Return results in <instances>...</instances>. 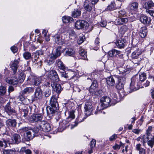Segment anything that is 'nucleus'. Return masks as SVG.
<instances>
[{"label": "nucleus", "mask_w": 154, "mask_h": 154, "mask_svg": "<svg viewBox=\"0 0 154 154\" xmlns=\"http://www.w3.org/2000/svg\"><path fill=\"white\" fill-rule=\"evenodd\" d=\"M20 130L25 132L24 137L27 141L31 140L35 136H37L39 131V129L38 127H35L33 129H29L28 128L25 127L21 128Z\"/></svg>", "instance_id": "obj_1"}, {"label": "nucleus", "mask_w": 154, "mask_h": 154, "mask_svg": "<svg viewBox=\"0 0 154 154\" xmlns=\"http://www.w3.org/2000/svg\"><path fill=\"white\" fill-rule=\"evenodd\" d=\"M61 48L60 46L57 47L55 52L52 53L48 56L45 61V63L49 66L53 64L54 62V60L61 55Z\"/></svg>", "instance_id": "obj_2"}, {"label": "nucleus", "mask_w": 154, "mask_h": 154, "mask_svg": "<svg viewBox=\"0 0 154 154\" xmlns=\"http://www.w3.org/2000/svg\"><path fill=\"white\" fill-rule=\"evenodd\" d=\"M41 88L42 89V92L44 96L46 97H49L51 93L50 82H45L44 83L43 85H41Z\"/></svg>", "instance_id": "obj_3"}, {"label": "nucleus", "mask_w": 154, "mask_h": 154, "mask_svg": "<svg viewBox=\"0 0 154 154\" xmlns=\"http://www.w3.org/2000/svg\"><path fill=\"white\" fill-rule=\"evenodd\" d=\"M111 99L109 97L106 96L103 97H101L100 100V106L101 107V108L99 109V107L98 106L97 110L100 111V110L104 109L109 106L111 101Z\"/></svg>", "instance_id": "obj_4"}, {"label": "nucleus", "mask_w": 154, "mask_h": 154, "mask_svg": "<svg viewBox=\"0 0 154 154\" xmlns=\"http://www.w3.org/2000/svg\"><path fill=\"white\" fill-rule=\"evenodd\" d=\"M4 109L5 111L7 113L8 115L11 117V118H12L14 116V115L17 114V111L14 108H12L10 104V103H8L5 106Z\"/></svg>", "instance_id": "obj_5"}, {"label": "nucleus", "mask_w": 154, "mask_h": 154, "mask_svg": "<svg viewBox=\"0 0 154 154\" xmlns=\"http://www.w3.org/2000/svg\"><path fill=\"white\" fill-rule=\"evenodd\" d=\"M43 116L41 114H33L29 118V121L32 122H41L43 119Z\"/></svg>", "instance_id": "obj_6"}, {"label": "nucleus", "mask_w": 154, "mask_h": 154, "mask_svg": "<svg viewBox=\"0 0 154 154\" xmlns=\"http://www.w3.org/2000/svg\"><path fill=\"white\" fill-rule=\"evenodd\" d=\"M48 77L52 81L51 83H56L59 80L58 75L55 70H52L50 71Z\"/></svg>", "instance_id": "obj_7"}, {"label": "nucleus", "mask_w": 154, "mask_h": 154, "mask_svg": "<svg viewBox=\"0 0 154 154\" xmlns=\"http://www.w3.org/2000/svg\"><path fill=\"white\" fill-rule=\"evenodd\" d=\"M84 108L85 110V114L87 116H89L91 114L93 110V106L91 102H87L85 103Z\"/></svg>", "instance_id": "obj_8"}, {"label": "nucleus", "mask_w": 154, "mask_h": 154, "mask_svg": "<svg viewBox=\"0 0 154 154\" xmlns=\"http://www.w3.org/2000/svg\"><path fill=\"white\" fill-rule=\"evenodd\" d=\"M129 73V71L126 69H125L123 72H122L120 73L121 75L118 78V82L125 84L126 81V77L127 75Z\"/></svg>", "instance_id": "obj_9"}, {"label": "nucleus", "mask_w": 154, "mask_h": 154, "mask_svg": "<svg viewBox=\"0 0 154 154\" xmlns=\"http://www.w3.org/2000/svg\"><path fill=\"white\" fill-rule=\"evenodd\" d=\"M87 23L84 20H79L77 21L75 23V28L78 29H82L85 26H87Z\"/></svg>", "instance_id": "obj_10"}, {"label": "nucleus", "mask_w": 154, "mask_h": 154, "mask_svg": "<svg viewBox=\"0 0 154 154\" xmlns=\"http://www.w3.org/2000/svg\"><path fill=\"white\" fill-rule=\"evenodd\" d=\"M39 127L42 130L45 132H49L51 130V127L50 124L45 121H42L40 125H39Z\"/></svg>", "instance_id": "obj_11"}, {"label": "nucleus", "mask_w": 154, "mask_h": 154, "mask_svg": "<svg viewBox=\"0 0 154 154\" xmlns=\"http://www.w3.org/2000/svg\"><path fill=\"white\" fill-rule=\"evenodd\" d=\"M20 61V60L19 58L17 60H15L14 61H11V67L14 74H15L17 71Z\"/></svg>", "instance_id": "obj_12"}, {"label": "nucleus", "mask_w": 154, "mask_h": 154, "mask_svg": "<svg viewBox=\"0 0 154 154\" xmlns=\"http://www.w3.org/2000/svg\"><path fill=\"white\" fill-rule=\"evenodd\" d=\"M109 56L111 57H117L118 56L119 57L122 58L123 56V54H122L121 51L117 50L115 49H113L109 51Z\"/></svg>", "instance_id": "obj_13"}, {"label": "nucleus", "mask_w": 154, "mask_h": 154, "mask_svg": "<svg viewBox=\"0 0 154 154\" xmlns=\"http://www.w3.org/2000/svg\"><path fill=\"white\" fill-rule=\"evenodd\" d=\"M115 43L117 47L120 49L124 48L126 45V41L125 39L118 40Z\"/></svg>", "instance_id": "obj_14"}, {"label": "nucleus", "mask_w": 154, "mask_h": 154, "mask_svg": "<svg viewBox=\"0 0 154 154\" xmlns=\"http://www.w3.org/2000/svg\"><path fill=\"white\" fill-rule=\"evenodd\" d=\"M54 40L55 42L59 45H62L64 43L63 39H62L61 35L60 34H56L54 36Z\"/></svg>", "instance_id": "obj_15"}, {"label": "nucleus", "mask_w": 154, "mask_h": 154, "mask_svg": "<svg viewBox=\"0 0 154 154\" xmlns=\"http://www.w3.org/2000/svg\"><path fill=\"white\" fill-rule=\"evenodd\" d=\"M138 79L136 77H134L131 79V82L130 85V88L132 91H135L137 90L136 88L135 85H138Z\"/></svg>", "instance_id": "obj_16"}, {"label": "nucleus", "mask_w": 154, "mask_h": 154, "mask_svg": "<svg viewBox=\"0 0 154 154\" xmlns=\"http://www.w3.org/2000/svg\"><path fill=\"white\" fill-rule=\"evenodd\" d=\"M43 78L42 77H33L31 80L32 85L36 86H38L41 83Z\"/></svg>", "instance_id": "obj_17"}, {"label": "nucleus", "mask_w": 154, "mask_h": 154, "mask_svg": "<svg viewBox=\"0 0 154 154\" xmlns=\"http://www.w3.org/2000/svg\"><path fill=\"white\" fill-rule=\"evenodd\" d=\"M50 86L52 87L54 91L58 93H60L62 90L61 87L60 85L56 83H53L50 84Z\"/></svg>", "instance_id": "obj_18"}, {"label": "nucleus", "mask_w": 154, "mask_h": 154, "mask_svg": "<svg viewBox=\"0 0 154 154\" xmlns=\"http://www.w3.org/2000/svg\"><path fill=\"white\" fill-rule=\"evenodd\" d=\"M50 104L51 107L53 108L59 109L58 103L54 96H53L50 100Z\"/></svg>", "instance_id": "obj_19"}, {"label": "nucleus", "mask_w": 154, "mask_h": 154, "mask_svg": "<svg viewBox=\"0 0 154 154\" xmlns=\"http://www.w3.org/2000/svg\"><path fill=\"white\" fill-rule=\"evenodd\" d=\"M11 117H7V118L9 119L7 120L6 121V124L8 127L12 128L15 127L17 125V122L16 120L14 119H10Z\"/></svg>", "instance_id": "obj_20"}, {"label": "nucleus", "mask_w": 154, "mask_h": 154, "mask_svg": "<svg viewBox=\"0 0 154 154\" xmlns=\"http://www.w3.org/2000/svg\"><path fill=\"white\" fill-rule=\"evenodd\" d=\"M140 21L144 24H148L151 21L150 17L145 15H143L140 18Z\"/></svg>", "instance_id": "obj_21"}, {"label": "nucleus", "mask_w": 154, "mask_h": 154, "mask_svg": "<svg viewBox=\"0 0 154 154\" xmlns=\"http://www.w3.org/2000/svg\"><path fill=\"white\" fill-rule=\"evenodd\" d=\"M11 140L13 143L18 144L21 141L20 135L17 134H13L11 137Z\"/></svg>", "instance_id": "obj_22"}, {"label": "nucleus", "mask_w": 154, "mask_h": 154, "mask_svg": "<svg viewBox=\"0 0 154 154\" xmlns=\"http://www.w3.org/2000/svg\"><path fill=\"white\" fill-rule=\"evenodd\" d=\"M42 89L41 86L36 88L35 92V97L38 99L42 98Z\"/></svg>", "instance_id": "obj_23"}, {"label": "nucleus", "mask_w": 154, "mask_h": 154, "mask_svg": "<svg viewBox=\"0 0 154 154\" xmlns=\"http://www.w3.org/2000/svg\"><path fill=\"white\" fill-rule=\"evenodd\" d=\"M142 52L138 48H136V50L132 54V57L134 59L139 58Z\"/></svg>", "instance_id": "obj_24"}, {"label": "nucleus", "mask_w": 154, "mask_h": 154, "mask_svg": "<svg viewBox=\"0 0 154 154\" xmlns=\"http://www.w3.org/2000/svg\"><path fill=\"white\" fill-rule=\"evenodd\" d=\"M81 10L79 7L75 9L72 12V15L74 18H77L80 16Z\"/></svg>", "instance_id": "obj_25"}, {"label": "nucleus", "mask_w": 154, "mask_h": 154, "mask_svg": "<svg viewBox=\"0 0 154 154\" xmlns=\"http://www.w3.org/2000/svg\"><path fill=\"white\" fill-rule=\"evenodd\" d=\"M6 80L8 83L14 85H17L18 82V79L15 77L7 78Z\"/></svg>", "instance_id": "obj_26"}, {"label": "nucleus", "mask_w": 154, "mask_h": 154, "mask_svg": "<svg viewBox=\"0 0 154 154\" xmlns=\"http://www.w3.org/2000/svg\"><path fill=\"white\" fill-rule=\"evenodd\" d=\"M69 122L67 121L64 120L60 123V128L62 130H63L67 128L69 126Z\"/></svg>", "instance_id": "obj_27"}, {"label": "nucleus", "mask_w": 154, "mask_h": 154, "mask_svg": "<svg viewBox=\"0 0 154 154\" xmlns=\"http://www.w3.org/2000/svg\"><path fill=\"white\" fill-rule=\"evenodd\" d=\"M100 25L101 26L104 27L106 26L107 27L106 28L110 30H112L114 29V26L112 23H108L107 25V23L105 21H101L100 22Z\"/></svg>", "instance_id": "obj_28"}, {"label": "nucleus", "mask_w": 154, "mask_h": 154, "mask_svg": "<svg viewBox=\"0 0 154 154\" xmlns=\"http://www.w3.org/2000/svg\"><path fill=\"white\" fill-rule=\"evenodd\" d=\"M107 84L110 86H112L115 84V80L112 76H110L106 79Z\"/></svg>", "instance_id": "obj_29"}, {"label": "nucleus", "mask_w": 154, "mask_h": 154, "mask_svg": "<svg viewBox=\"0 0 154 154\" xmlns=\"http://www.w3.org/2000/svg\"><path fill=\"white\" fill-rule=\"evenodd\" d=\"M138 3L137 2H134L130 3L128 6V8L131 11L137 10L138 7Z\"/></svg>", "instance_id": "obj_30"}, {"label": "nucleus", "mask_w": 154, "mask_h": 154, "mask_svg": "<svg viewBox=\"0 0 154 154\" xmlns=\"http://www.w3.org/2000/svg\"><path fill=\"white\" fill-rule=\"evenodd\" d=\"M140 143L137 144L136 145V149L139 151V154H146V150L141 147Z\"/></svg>", "instance_id": "obj_31"}, {"label": "nucleus", "mask_w": 154, "mask_h": 154, "mask_svg": "<svg viewBox=\"0 0 154 154\" xmlns=\"http://www.w3.org/2000/svg\"><path fill=\"white\" fill-rule=\"evenodd\" d=\"M56 63L59 69L63 71L65 69V66L60 59L56 60Z\"/></svg>", "instance_id": "obj_32"}, {"label": "nucleus", "mask_w": 154, "mask_h": 154, "mask_svg": "<svg viewBox=\"0 0 154 154\" xmlns=\"http://www.w3.org/2000/svg\"><path fill=\"white\" fill-rule=\"evenodd\" d=\"M75 51L71 48H68L66 49L65 55V56H73L74 54Z\"/></svg>", "instance_id": "obj_33"}, {"label": "nucleus", "mask_w": 154, "mask_h": 154, "mask_svg": "<svg viewBox=\"0 0 154 154\" xmlns=\"http://www.w3.org/2000/svg\"><path fill=\"white\" fill-rule=\"evenodd\" d=\"M59 109L52 107L49 106L47 109V112L48 115H53L55 112Z\"/></svg>", "instance_id": "obj_34"}, {"label": "nucleus", "mask_w": 154, "mask_h": 154, "mask_svg": "<svg viewBox=\"0 0 154 154\" xmlns=\"http://www.w3.org/2000/svg\"><path fill=\"white\" fill-rule=\"evenodd\" d=\"M147 30L146 28L145 27H143L140 28L139 34L140 37L142 38L145 37L147 35Z\"/></svg>", "instance_id": "obj_35"}, {"label": "nucleus", "mask_w": 154, "mask_h": 154, "mask_svg": "<svg viewBox=\"0 0 154 154\" xmlns=\"http://www.w3.org/2000/svg\"><path fill=\"white\" fill-rule=\"evenodd\" d=\"M84 120V119H82V117L80 116H79L77 118H76L75 120V121L73 123L72 125V127H71V128L72 129L73 128L75 127L78 124Z\"/></svg>", "instance_id": "obj_36"}, {"label": "nucleus", "mask_w": 154, "mask_h": 154, "mask_svg": "<svg viewBox=\"0 0 154 154\" xmlns=\"http://www.w3.org/2000/svg\"><path fill=\"white\" fill-rule=\"evenodd\" d=\"M116 8V4L114 2H111L110 4L108 5L105 9L106 11H112Z\"/></svg>", "instance_id": "obj_37"}, {"label": "nucleus", "mask_w": 154, "mask_h": 154, "mask_svg": "<svg viewBox=\"0 0 154 154\" xmlns=\"http://www.w3.org/2000/svg\"><path fill=\"white\" fill-rule=\"evenodd\" d=\"M84 7L87 11L90 12L91 11L92 8L89 5V2L88 0L85 1L84 3Z\"/></svg>", "instance_id": "obj_38"}, {"label": "nucleus", "mask_w": 154, "mask_h": 154, "mask_svg": "<svg viewBox=\"0 0 154 154\" xmlns=\"http://www.w3.org/2000/svg\"><path fill=\"white\" fill-rule=\"evenodd\" d=\"M34 88L32 87H27L24 88L22 91V94H25L33 92Z\"/></svg>", "instance_id": "obj_39"}, {"label": "nucleus", "mask_w": 154, "mask_h": 154, "mask_svg": "<svg viewBox=\"0 0 154 154\" xmlns=\"http://www.w3.org/2000/svg\"><path fill=\"white\" fill-rule=\"evenodd\" d=\"M11 143L8 140L3 139L2 141L0 140V146L5 148L8 146V144L10 145Z\"/></svg>", "instance_id": "obj_40"}, {"label": "nucleus", "mask_w": 154, "mask_h": 154, "mask_svg": "<svg viewBox=\"0 0 154 154\" xmlns=\"http://www.w3.org/2000/svg\"><path fill=\"white\" fill-rule=\"evenodd\" d=\"M73 18L71 17L64 16L62 17V20L63 23H67L73 21Z\"/></svg>", "instance_id": "obj_41"}, {"label": "nucleus", "mask_w": 154, "mask_h": 154, "mask_svg": "<svg viewBox=\"0 0 154 154\" xmlns=\"http://www.w3.org/2000/svg\"><path fill=\"white\" fill-rule=\"evenodd\" d=\"M147 144L151 148L153 147L154 145V135L151 136V138H149L147 141Z\"/></svg>", "instance_id": "obj_42"}, {"label": "nucleus", "mask_w": 154, "mask_h": 154, "mask_svg": "<svg viewBox=\"0 0 154 154\" xmlns=\"http://www.w3.org/2000/svg\"><path fill=\"white\" fill-rule=\"evenodd\" d=\"M97 82L96 81H94L91 84V86L90 87L89 91L90 92H93V90H94L97 87Z\"/></svg>", "instance_id": "obj_43"}, {"label": "nucleus", "mask_w": 154, "mask_h": 154, "mask_svg": "<svg viewBox=\"0 0 154 154\" xmlns=\"http://www.w3.org/2000/svg\"><path fill=\"white\" fill-rule=\"evenodd\" d=\"M16 150L14 149H4L3 150V154H14Z\"/></svg>", "instance_id": "obj_44"}, {"label": "nucleus", "mask_w": 154, "mask_h": 154, "mask_svg": "<svg viewBox=\"0 0 154 154\" xmlns=\"http://www.w3.org/2000/svg\"><path fill=\"white\" fill-rule=\"evenodd\" d=\"M25 75L23 72H21L18 77V81L20 83H22L24 81L25 78Z\"/></svg>", "instance_id": "obj_45"}, {"label": "nucleus", "mask_w": 154, "mask_h": 154, "mask_svg": "<svg viewBox=\"0 0 154 154\" xmlns=\"http://www.w3.org/2000/svg\"><path fill=\"white\" fill-rule=\"evenodd\" d=\"M149 140L148 137H147L145 135H143L141 138V140L143 146H145L146 143Z\"/></svg>", "instance_id": "obj_46"}, {"label": "nucleus", "mask_w": 154, "mask_h": 154, "mask_svg": "<svg viewBox=\"0 0 154 154\" xmlns=\"http://www.w3.org/2000/svg\"><path fill=\"white\" fill-rule=\"evenodd\" d=\"M60 75L61 77L64 78L66 79H70V77H69L68 73H66L64 71L60 72Z\"/></svg>", "instance_id": "obj_47"}, {"label": "nucleus", "mask_w": 154, "mask_h": 154, "mask_svg": "<svg viewBox=\"0 0 154 154\" xmlns=\"http://www.w3.org/2000/svg\"><path fill=\"white\" fill-rule=\"evenodd\" d=\"M21 111L23 112L24 114L23 116L25 118H26L29 112L28 108L26 107H24L23 108H22L21 109Z\"/></svg>", "instance_id": "obj_48"}, {"label": "nucleus", "mask_w": 154, "mask_h": 154, "mask_svg": "<svg viewBox=\"0 0 154 154\" xmlns=\"http://www.w3.org/2000/svg\"><path fill=\"white\" fill-rule=\"evenodd\" d=\"M146 75L144 73H141L139 75V79L141 82L143 81L146 79Z\"/></svg>", "instance_id": "obj_49"}, {"label": "nucleus", "mask_w": 154, "mask_h": 154, "mask_svg": "<svg viewBox=\"0 0 154 154\" xmlns=\"http://www.w3.org/2000/svg\"><path fill=\"white\" fill-rule=\"evenodd\" d=\"M128 29L127 26L126 25H124L121 27L120 31L121 33L123 34L127 31Z\"/></svg>", "instance_id": "obj_50"}, {"label": "nucleus", "mask_w": 154, "mask_h": 154, "mask_svg": "<svg viewBox=\"0 0 154 154\" xmlns=\"http://www.w3.org/2000/svg\"><path fill=\"white\" fill-rule=\"evenodd\" d=\"M24 58L26 60L30 59L31 57V54L29 52L24 53L23 54Z\"/></svg>", "instance_id": "obj_51"}, {"label": "nucleus", "mask_w": 154, "mask_h": 154, "mask_svg": "<svg viewBox=\"0 0 154 154\" xmlns=\"http://www.w3.org/2000/svg\"><path fill=\"white\" fill-rule=\"evenodd\" d=\"M6 92V89L5 87L4 86L0 87V96H3L5 93Z\"/></svg>", "instance_id": "obj_52"}, {"label": "nucleus", "mask_w": 154, "mask_h": 154, "mask_svg": "<svg viewBox=\"0 0 154 154\" xmlns=\"http://www.w3.org/2000/svg\"><path fill=\"white\" fill-rule=\"evenodd\" d=\"M111 100L112 99V100H114V101L116 103L117 101V96L116 94L115 93H112L110 94Z\"/></svg>", "instance_id": "obj_53"}, {"label": "nucleus", "mask_w": 154, "mask_h": 154, "mask_svg": "<svg viewBox=\"0 0 154 154\" xmlns=\"http://www.w3.org/2000/svg\"><path fill=\"white\" fill-rule=\"evenodd\" d=\"M124 85V84L122 83L118 82L116 86V88L118 89L121 90L123 88Z\"/></svg>", "instance_id": "obj_54"}, {"label": "nucleus", "mask_w": 154, "mask_h": 154, "mask_svg": "<svg viewBox=\"0 0 154 154\" xmlns=\"http://www.w3.org/2000/svg\"><path fill=\"white\" fill-rule=\"evenodd\" d=\"M146 12L149 14L151 16L154 17V10H150L149 9H146Z\"/></svg>", "instance_id": "obj_55"}, {"label": "nucleus", "mask_w": 154, "mask_h": 154, "mask_svg": "<svg viewBox=\"0 0 154 154\" xmlns=\"http://www.w3.org/2000/svg\"><path fill=\"white\" fill-rule=\"evenodd\" d=\"M114 67V65L113 62H110L108 65V68L109 70L112 71Z\"/></svg>", "instance_id": "obj_56"}, {"label": "nucleus", "mask_w": 154, "mask_h": 154, "mask_svg": "<svg viewBox=\"0 0 154 154\" xmlns=\"http://www.w3.org/2000/svg\"><path fill=\"white\" fill-rule=\"evenodd\" d=\"M143 122V118L141 117L140 119L137 122V127H140L142 125Z\"/></svg>", "instance_id": "obj_57"}, {"label": "nucleus", "mask_w": 154, "mask_h": 154, "mask_svg": "<svg viewBox=\"0 0 154 154\" xmlns=\"http://www.w3.org/2000/svg\"><path fill=\"white\" fill-rule=\"evenodd\" d=\"M85 38V36H83L80 37L78 40V42L79 44H81L84 41V39Z\"/></svg>", "instance_id": "obj_58"}, {"label": "nucleus", "mask_w": 154, "mask_h": 154, "mask_svg": "<svg viewBox=\"0 0 154 154\" xmlns=\"http://www.w3.org/2000/svg\"><path fill=\"white\" fill-rule=\"evenodd\" d=\"M121 19V18L116 19L115 22V24L116 25H122Z\"/></svg>", "instance_id": "obj_59"}, {"label": "nucleus", "mask_w": 154, "mask_h": 154, "mask_svg": "<svg viewBox=\"0 0 154 154\" xmlns=\"http://www.w3.org/2000/svg\"><path fill=\"white\" fill-rule=\"evenodd\" d=\"M82 57V59L86 60H87V56L86 54V52L85 51L84 53L82 54H80Z\"/></svg>", "instance_id": "obj_60"}, {"label": "nucleus", "mask_w": 154, "mask_h": 154, "mask_svg": "<svg viewBox=\"0 0 154 154\" xmlns=\"http://www.w3.org/2000/svg\"><path fill=\"white\" fill-rule=\"evenodd\" d=\"M147 4L149 8H151L154 6V3L151 1H148L147 3Z\"/></svg>", "instance_id": "obj_61"}, {"label": "nucleus", "mask_w": 154, "mask_h": 154, "mask_svg": "<svg viewBox=\"0 0 154 154\" xmlns=\"http://www.w3.org/2000/svg\"><path fill=\"white\" fill-rule=\"evenodd\" d=\"M11 49L14 53L17 52L18 51L17 48L15 46L11 47Z\"/></svg>", "instance_id": "obj_62"}, {"label": "nucleus", "mask_w": 154, "mask_h": 154, "mask_svg": "<svg viewBox=\"0 0 154 154\" xmlns=\"http://www.w3.org/2000/svg\"><path fill=\"white\" fill-rule=\"evenodd\" d=\"M96 143V142L95 140H92L91 141L90 143V146L91 148H92L95 146Z\"/></svg>", "instance_id": "obj_63"}, {"label": "nucleus", "mask_w": 154, "mask_h": 154, "mask_svg": "<svg viewBox=\"0 0 154 154\" xmlns=\"http://www.w3.org/2000/svg\"><path fill=\"white\" fill-rule=\"evenodd\" d=\"M44 53V51L43 50L41 49L37 51V53L38 56L42 55Z\"/></svg>", "instance_id": "obj_64"}]
</instances>
